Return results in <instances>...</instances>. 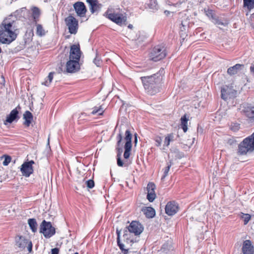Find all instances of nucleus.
I'll return each mask as SVG.
<instances>
[{
	"label": "nucleus",
	"instance_id": "nucleus-1",
	"mask_svg": "<svg viewBox=\"0 0 254 254\" xmlns=\"http://www.w3.org/2000/svg\"><path fill=\"white\" fill-rule=\"evenodd\" d=\"M15 21L10 18H6L0 24V43L9 44L17 36Z\"/></svg>",
	"mask_w": 254,
	"mask_h": 254
},
{
	"label": "nucleus",
	"instance_id": "nucleus-2",
	"mask_svg": "<svg viewBox=\"0 0 254 254\" xmlns=\"http://www.w3.org/2000/svg\"><path fill=\"white\" fill-rule=\"evenodd\" d=\"M160 72L161 70L152 75L140 77L144 89L148 94L153 95L160 91L163 80Z\"/></svg>",
	"mask_w": 254,
	"mask_h": 254
},
{
	"label": "nucleus",
	"instance_id": "nucleus-3",
	"mask_svg": "<svg viewBox=\"0 0 254 254\" xmlns=\"http://www.w3.org/2000/svg\"><path fill=\"white\" fill-rule=\"evenodd\" d=\"M254 151V132L245 138L238 146L237 154L239 156L246 155Z\"/></svg>",
	"mask_w": 254,
	"mask_h": 254
},
{
	"label": "nucleus",
	"instance_id": "nucleus-4",
	"mask_svg": "<svg viewBox=\"0 0 254 254\" xmlns=\"http://www.w3.org/2000/svg\"><path fill=\"white\" fill-rule=\"evenodd\" d=\"M103 15L120 26L127 24V17L122 13L112 12V10L108 9Z\"/></svg>",
	"mask_w": 254,
	"mask_h": 254
},
{
	"label": "nucleus",
	"instance_id": "nucleus-5",
	"mask_svg": "<svg viewBox=\"0 0 254 254\" xmlns=\"http://www.w3.org/2000/svg\"><path fill=\"white\" fill-rule=\"evenodd\" d=\"M40 233L46 238H50L56 233V229L50 222L43 220L40 225Z\"/></svg>",
	"mask_w": 254,
	"mask_h": 254
},
{
	"label": "nucleus",
	"instance_id": "nucleus-6",
	"mask_svg": "<svg viewBox=\"0 0 254 254\" xmlns=\"http://www.w3.org/2000/svg\"><path fill=\"white\" fill-rule=\"evenodd\" d=\"M165 48L159 45L155 46L150 54V58L154 62L159 61L166 56Z\"/></svg>",
	"mask_w": 254,
	"mask_h": 254
},
{
	"label": "nucleus",
	"instance_id": "nucleus-7",
	"mask_svg": "<svg viewBox=\"0 0 254 254\" xmlns=\"http://www.w3.org/2000/svg\"><path fill=\"white\" fill-rule=\"evenodd\" d=\"M237 91L234 89L232 84L229 85H224L221 89V97L224 100L226 101L228 98L236 97Z\"/></svg>",
	"mask_w": 254,
	"mask_h": 254
},
{
	"label": "nucleus",
	"instance_id": "nucleus-8",
	"mask_svg": "<svg viewBox=\"0 0 254 254\" xmlns=\"http://www.w3.org/2000/svg\"><path fill=\"white\" fill-rule=\"evenodd\" d=\"M123 132L121 131V129L119 130V133L118 134L117 136V139L118 140L117 145H116V150L117 151V165L120 167H123L124 165V163L121 159L122 154L123 151V144L122 143V141L123 139Z\"/></svg>",
	"mask_w": 254,
	"mask_h": 254
},
{
	"label": "nucleus",
	"instance_id": "nucleus-9",
	"mask_svg": "<svg viewBox=\"0 0 254 254\" xmlns=\"http://www.w3.org/2000/svg\"><path fill=\"white\" fill-rule=\"evenodd\" d=\"M65 22L68 27L69 32L72 34H75L78 28V20L74 16L70 15L65 18Z\"/></svg>",
	"mask_w": 254,
	"mask_h": 254
},
{
	"label": "nucleus",
	"instance_id": "nucleus-10",
	"mask_svg": "<svg viewBox=\"0 0 254 254\" xmlns=\"http://www.w3.org/2000/svg\"><path fill=\"white\" fill-rule=\"evenodd\" d=\"M131 138L132 134L130 131L128 129L126 130L125 137L126 143L124 146L125 152L124 153L125 159H128L130 155V151L132 147Z\"/></svg>",
	"mask_w": 254,
	"mask_h": 254
},
{
	"label": "nucleus",
	"instance_id": "nucleus-11",
	"mask_svg": "<svg viewBox=\"0 0 254 254\" xmlns=\"http://www.w3.org/2000/svg\"><path fill=\"white\" fill-rule=\"evenodd\" d=\"M80 68V65L79 62L72 60H68L66 64L65 69L63 70L62 68H61V70L64 73H73L78 71Z\"/></svg>",
	"mask_w": 254,
	"mask_h": 254
},
{
	"label": "nucleus",
	"instance_id": "nucleus-12",
	"mask_svg": "<svg viewBox=\"0 0 254 254\" xmlns=\"http://www.w3.org/2000/svg\"><path fill=\"white\" fill-rule=\"evenodd\" d=\"M82 52L79 44H73L70 46L69 60L79 62Z\"/></svg>",
	"mask_w": 254,
	"mask_h": 254
},
{
	"label": "nucleus",
	"instance_id": "nucleus-13",
	"mask_svg": "<svg viewBox=\"0 0 254 254\" xmlns=\"http://www.w3.org/2000/svg\"><path fill=\"white\" fill-rule=\"evenodd\" d=\"M130 233H133L135 236L139 235L143 231V225L138 221H133L127 227Z\"/></svg>",
	"mask_w": 254,
	"mask_h": 254
},
{
	"label": "nucleus",
	"instance_id": "nucleus-14",
	"mask_svg": "<svg viewBox=\"0 0 254 254\" xmlns=\"http://www.w3.org/2000/svg\"><path fill=\"white\" fill-rule=\"evenodd\" d=\"M35 164L33 160L28 162H24L22 165L21 168V171L23 176L28 177L33 172V169L32 165Z\"/></svg>",
	"mask_w": 254,
	"mask_h": 254
},
{
	"label": "nucleus",
	"instance_id": "nucleus-15",
	"mask_svg": "<svg viewBox=\"0 0 254 254\" xmlns=\"http://www.w3.org/2000/svg\"><path fill=\"white\" fill-rule=\"evenodd\" d=\"M178 210V204L174 201L168 202L165 206V212L169 216L175 215Z\"/></svg>",
	"mask_w": 254,
	"mask_h": 254
},
{
	"label": "nucleus",
	"instance_id": "nucleus-16",
	"mask_svg": "<svg viewBox=\"0 0 254 254\" xmlns=\"http://www.w3.org/2000/svg\"><path fill=\"white\" fill-rule=\"evenodd\" d=\"M73 7L78 16L80 17L85 16L87 9L83 2H76L74 4Z\"/></svg>",
	"mask_w": 254,
	"mask_h": 254
},
{
	"label": "nucleus",
	"instance_id": "nucleus-17",
	"mask_svg": "<svg viewBox=\"0 0 254 254\" xmlns=\"http://www.w3.org/2000/svg\"><path fill=\"white\" fill-rule=\"evenodd\" d=\"M89 4V9L92 13L97 12L101 8L102 5L97 0H86Z\"/></svg>",
	"mask_w": 254,
	"mask_h": 254
},
{
	"label": "nucleus",
	"instance_id": "nucleus-18",
	"mask_svg": "<svg viewBox=\"0 0 254 254\" xmlns=\"http://www.w3.org/2000/svg\"><path fill=\"white\" fill-rule=\"evenodd\" d=\"M243 254H254V248L250 240H246L244 242L242 247Z\"/></svg>",
	"mask_w": 254,
	"mask_h": 254
},
{
	"label": "nucleus",
	"instance_id": "nucleus-19",
	"mask_svg": "<svg viewBox=\"0 0 254 254\" xmlns=\"http://www.w3.org/2000/svg\"><path fill=\"white\" fill-rule=\"evenodd\" d=\"M17 108L20 109V107H19V106H18L17 108L14 109L10 112L9 115L7 117L5 121V125H6V122L8 123H11L14 121L19 119V112L17 109Z\"/></svg>",
	"mask_w": 254,
	"mask_h": 254
},
{
	"label": "nucleus",
	"instance_id": "nucleus-20",
	"mask_svg": "<svg viewBox=\"0 0 254 254\" xmlns=\"http://www.w3.org/2000/svg\"><path fill=\"white\" fill-rule=\"evenodd\" d=\"M173 250V247L172 242L168 241L162 246L159 251L161 253L168 254L169 252Z\"/></svg>",
	"mask_w": 254,
	"mask_h": 254
},
{
	"label": "nucleus",
	"instance_id": "nucleus-21",
	"mask_svg": "<svg viewBox=\"0 0 254 254\" xmlns=\"http://www.w3.org/2000/svg\"><path fill=\"white\" fill-rule=\"evenodd\" d=\"M29 241V240L23 236L16 237V244L20 248H25Z\"/></svg>",
	"mask_w": 254,
	"mask_h": 254
},
{
	"label": "nucleus",
	"instance_id": "nucleus-22",
	"mask_svg": "<svg viewBox=\"0 0 254 254\" xmlns=\"http://www.w3.org/2000/svg\"><path fill=\"white\" fill-rule=\"evenodd\" d=\"M23 119L25 120L23 124L26 127H29L33 119L32 114L29 111H26L23 114Z\"/></svg>",
	"mask_w": 254,
	"mask_h": 254
},
{
	"label": "nucleus",
	"instance_id": "nucleus-23",
	"mask_svg": "<svg viewBox=\"0 0 254 254\" xmlns=\"http://www.w3.org/2000/svg\"><path fill=\"white\" fill-rule=\"evenodd\" d=\"M244 66V64H236L235 65L230 67L227 69V73L230 75H233L238 73V71L242 69V67Z\"/></svg>",
	"mask_w": 254,
	"mask_h": 254
},
{
	"label": "nucleus",
	"instance_id": "nucleus-24",
	"mask_svg": "<svg viewBox=\"0 0 254 254\" xmlns=\"http://www.w3.org/2000/svg\"><path fill=\"white\" fill-rule=\"evenodd\" d=\"M141 210L145 216L148 218H152L155 215V211L151 207H144L142 208Z\"/></svg>",
	"mask_w": 254,
	"mask_h": 254
},
{
	"label": "nucleus",
	"instance_id": "nucleus-25",
	"mask_svg": "<svg viewBox=\"0 0 254 254\" xmlns=\"http://www.w3.org/2000/svg\"><path fill=\"white\" fill-rule=\"evenodd\" d=\"M32 16L35 23L39 20V18L41 12L39 8L37 7H33L31 9Z\"/></svg>",
	"mask_w": 254,
	"mask_h": 254
},
{
	"label": "nucleus",
	"instance_id": "nucleus-26",
	"mask_svg": "<svg viewBox=\"0 0 254 254\" xmlns=\"http://www.w3.org/2000/svg\"><path fill=\"white\" fill-rule=\"evenodd\" d=\"M28 225L31 229L32 231L34 233L36 232L37 230V223L34 218H30L28 220Z\"/></svg>",
	"mask_w": 254,
	"mask_h": 254
},
{
	"label": "nucleus",
	"instance_id": "nucleus-27",
	"mask_svg": "<svg viewBox=\"0 0 254 254\" xmlns=\"http://www.w3.org/2000/svg\"><path fill=\"white\" fill-rule=\"evenodd\" d=\"M176 139V138L173 133L168 134L165 138L164 145L168 146L171 142L174 141Z\"/></svg>",
	"mask_w": 254,
	"mask_h": 254
},
{
	"label": "nucleus",
	"instance_id": "nucleus-28",
	"mask_svg": "<svg viewBox=\"0 0 254 254\" xmlns=\"http://www.w3.org/2000/svg\"><path fill=\"white\" fill-rule=\"evenodd\" d=\"M182 128L184 131L186 132L188 130V119L187 117V115L185 114L181 119Z\"/></svg>",
	"mask_w": 254,
	"mask_h": 254
},
{
	"label": "nucleus",
	"instance_id": "nucleus-29",
	"mask_svg": "<svg viewBox=\"0 0 254 254\" xmlns=\"http://www.w3.org/2000/svg\"><path fill=\"white\" fill-rule=\"evenodd\" d=\"M36 34L39 36H44L46 34L44 29L42 25L36 23Z\"/></svg>",
	"mask_w": 254,
	"mask_h": 254
},
{
	"label": "nucleus",
	"instance_id": "nucleus-30",
	"mask_svg": "<svg viewBox=\"0 0 254 254\" xmlns=\"http://www.w3.org/2000/svg\"><path fill=\"white\" fill-rule=\"evenodd\" d=\"M244 6L246 7L249 10L254 8V0H243Z\"/></svg>",
	"mask_w": 254,
	"mask_h": 254
},
{
	"label": "nucleus",
	"instance_id": "nucleus-31",
	"mask_svg": "<svg viewBox=\"0 0 254 254\" xmlns=\"http://www.w3.org/2000/svg\"><path fill=\"white\" fill-rule=\"evenodd\" d=\"M246 116L250 119H254V107L248 108L245 111Z\"/></svg>",
	"mask_w": 254,
	"mask_h": 254
},
{
	"label": "nucleus",
	"instance_id": "nucleus-32",
	"mask_svg": "<svg viewBox=\"0 0 254 254\" xmlns=\"http://www.w3.org/2000/svg\"><path fill=\"white\" fill-rule=\"evenodd\" d=\"M172 166V162L171 161L168 162L167 163V166L164 169V174L163 176L162 177L161 180L164 179V178L168 175V172L170 170V169Z\"/></svg>",
	"mask_w": 254,
	"mask_h": 254
},
{
	"label": "nucleus",
	"instance_id": "nucleus-33",
	"mask_svg": "<svg viewBox=\"0 0 254 254\" xmlns=\"http://www.w3.org/2000/svg\"><path fill=\"white\" fill-rule=\"evenodd\" d=\"M155 185L153 183H149L147 185L146 190L147 193H155Z\"/></svg>",
	"mask_w": 254,
	"mask_h": 254
},
{
	"label": "nucleus",
	"instance_id": "nucleus-34",
	"mask_svg": "<svg viewBox=\"0 0 254 254\" xmlns=\"http://www.w3.org/2000/svg\"><path fill=\"white\" fill-rule=\"evenodd\" d=\"M104 112L103 108H102L101 106H100L99 108L94 107L93 108V111L91 112L92 115H95L97 114L98 115H101L103 114Z\"/></svg>",
	"mask_w": 254,
	"mask_h": 254
},
{
	"label": "nucleus",
	"instance_id": "nucleus-35",
	"mask_svg": "<svg viewBox=\"0 0 254 254\" xmlns=\"http://www.w3.org/2000/svg\"><path fill=\"white\" fill-rule=\"evenodd\" d=\"M54 73V72H52L49 73V74L47 77V79L46 80V81L43 84L46 86H49L53 79V74Z\"/></svg>",
	"mask_w": 254,
	"mask_h": 254
},
{
	"label": "nucleus",
	"instance_id": "nucleus-36",
	"mask_svg": "<svg viewBox=\"0 0 254 254\" xmlns=\"http://www.w3.org/2000/svg\"><path fill=\"white\" fill-rule=\"evenodd\" d=\"M230 129L236 132L240 129V124L237 123H232L230 125Z\"/></svg>",
	"mask_w": 254,
	"mask_h": 254
},
{
	"label": "nucleus",
	"instance_id": "nucleus-37",
	"mask_svg": "<svg viewBox=\"0 0 254 254\" xmlns=\"http://www.w3.org/2000/svg\"><path fill=\"white\" fill-rule=\"evenodd\" d=\"M204 11L206 15L208 17L215 19V15L212 10L209 9H204Z\"/></svg>",
	"mask_w": 254,
	"mask_h": 254
},
{
	"label": "nucleus",
	"instance_id": "nucleus-38",
	"mask_svg": "<svg viewBox=\"0 0 254 254\" xmlns=\"http://www.w3.org/2000/svg\"><path fill=\"white\" fill-rule=\"evenodd\" d=\"M3 157L4 158V160L3 161V165L4 166H7L11 160V158L9 155H4Z\"/></svg>",
	"mask_w": 254,
	"mask_h": 254
},
{
	"label": "nucleus",
	"instance_id": "nucleus-39",
	"mask_svg": "<svg viewBox=\"0 0 254 254\" xmlns=\"http://www.w3.org/2000/svg\"><path fill=\"white\" fill-rule=\"evenodd\" d=\"M156 197L155 193H147V198L149 202H153Z\"/></svg>",
	"mask_w": 254,
	"mask_h": 254
},
{
	"label": "nucleus",
	"instance_id": "nucleus-40",
	"mask_svg": "<svg viewBox=\"0 0 254 254\" xmlns=\"http://www.w3.org/2000/svg\"><path fill=\"white\" fill-rule=\"evenodd\" d=\"M87 187L89 189H92L94 186V182L93 180H89L86 182Z\"/></svg>",
	"mask_w": 254,
	"mask_h": 254
},
{
	"label": "nucleus",
	"instance_id": "nucleus-41",
	"mask_svg": "<svg viewBox=\"0 0 254 254\" xmlns=\"http://www.w3.org/2000/svg\"><path fill=\"white\" fill-rule=\"evenodd\" d=\"M243 218H244V225H246L250 220L251 216L249 214H244Z\"/></svg>",
	"mask_w": 254,
	"mask_h": 254
},
{
	"label": "nucleus",
	"instance_id": "nucleus-42",
	"mask_svg": "<svg viewBox=\"0 0 254 254\" xmlns=\"http://www.w3.org/2000/svg\"><path fill=\"white\" fill-rule=\"evenodd\" d=\"M154 140L155 141V145L157 146H160L162 141V138L159 136L155 137Z\"/></svg>",
	"mask_w": 254,
	"mask_h": 254
},
{
	"label": "nucleus",
	"instance_id": "nucleus-43",
	"mask_svg": "<svg viewBox=\"0 0 254 254\" xmlns=\"http://www.w3.org/2000/svg\"><path fill=\"white\" fill-rule=\"evenodd\" d=\"M117 243H118V245L120 249L122 250V251L124 252L125 254L127 253V252H128V250L125 249L124 248V245L121 243L120 240H119V243L117 242Z\"/></svg>",
	"mask_w": 254,
	"mask_h": 254
},
{
	"label": "nucleus",
	"instance_id": "nucleus-44",
	"mask_svg": "<svg viewBox=\"0 0 254 254\" xmlns=\"http://www.w3.org/2000/svg\"><path fill=\"white\" fill-rule=\"evenodd\" d=\"M93 63L97 66H99L101 64V61L100 59L97 56L93 60Z\"/></svg>",
	"mask_w": 254,
	"mask_h": 254
},
{
	"label": "nucleus",
	"instance_id": "nucleus-45",
	"mask_svg": "<svg viewBox=\"0 0 254 254\" xmlns=\"http://www.w3.org/2000/svg\"><path fill=\"white\" fill-rule=\"evenodd\" d=\"M236 140L234 138H230L227 140V143L230 146H234L236 144Z\"/></svg>",
	"mask_w": 254,
	"mask_h": 254
},
{
	"label": "nucleus",
	"instance_id": "nucleus-46",
	"mask_svg": "<svg viewBox=\"0 0 254 254\" xmlns=\"http://www.w3.org/2000/svg\"><path fill=\"white\" fill-rule=\"evenodd\" d=\"M27 245H28V246H27L28 251L29 253H31L32 250V243L31 241H29Z\"/></svg>",
	"mask_w": 254,
	"mask_h": 254
},
{
	"label": "nucleus",
	"instance_id": "nucleus-47",
	"mask_svg": "<svg viewBox=\"0 0 254 254\" xmlns=\"http://www.w3.org/2000/svg\"><path fill=\"white\" fill-rule=\"evenodd\" d=\"M59 249L57 248L52 249L51 250V254H59Z\"/></svg>",
	"mask_w": 254,
	"mask_h": 254
},
{
	"label": "nucleus",
	"instance_id": "nucleus-48",
	"mask_svg": "<svg viewBox=\"0 0 254 254\" xmlns=\"http://www.w3.org/2000/svg\"><path fill=\"white\" fill-rule=\"evenodd\" d=\"M87 116V115L86 113H81L79 117V119L80 120H84L85 119V118Z\"/></svg>",
	"mask_w": 254,
	"mask_h": 254
},
{
	"label": "nucleus",
	"instance_id": "nucleus-49",
	"mask_svg": "<svg viewBox=\"0 0 254 254\" xmlns=\"http://www.w3.org/2000/svg\"><path fill=\"white\" fill-rule=\"evenodd\" d=\"M116 233L117 234V242L119 243V240H120V231L118 229H117Z\"/></svg>",
	"mask_w": 254,
	"mask_h": 254
},
{
	"label": "nucleus",
	"instance_id": "nucleus-50",
	"mask_svg": "<svg viewBox=\"0 0 254 254\" xmlns=\"http://www.w3.org/2000/svg\"><path fill=\"white\" fill-rule=\"evenodd\" d=\"M215 20L216 24H217L218 25H224V23L222 22L221 20H220L219 19H215Z\"/></svg>",
	"mask_w": 254,
	"mask_h": 254
},
{
	"label": "nucleus",
	"instance_id": "nucleus-51",
	"mask_svg": "<svg viewBox=\"0 0 254 254\" xmlns=\"http://www.w3.org/2000/svg\"><path fill=\"white\" fill-rule=\"evenodd\" d=\"M128 28H130V29H132V28H133V26H132V25H131V24H129V25H128Z\"/></svg>",
	"mask_w": 254,
	"mask_h": 254
},
{
	"label": "nucleus",
	"instance_id": "nucleus-52",
	"mask_svg": "<svg viewBox=\"0 0 254 254\" xmlns=\"http://www.w3.org/2000/svg\"><path fill=\"white\" fill-rule=\"evenodd\" d=\"M137 141V136H136V134H135V139H134V142L135 143H136Z\"/></svg>",
	"mask_w": 254,
	"mask_h": 254
},
{
	"label": "nucleus",
	"instance_id": "nucleus-53",
	"mask_svg": "<svg viewBox=\"0 0 254 254\" xmlns=\"http://www.w3.org/2000/svg\"><path fill=\"white\" fill-rule=\"evenodd\" d=\"M2 52V50L1 49V48H0V53H1Z\"/></svg>",
	"mask_w": 254,
	"mask_h": 254
},
{
	"label": "nucleus",
	"instance_id": "nucleus-54",
	"mask_svg": "<svg viewBox=\"0 0 254 254\" xmlns=\"http://www.w3.org/2000/svg\"><path fill=\"white\" fill-rule=\"evenodd\" d=\"M74 254H78V253L77 252H76L75 253H74Z\"/></svg>",
	"mask_w": 254,
	"mask_h": 254
}]
</instances>
